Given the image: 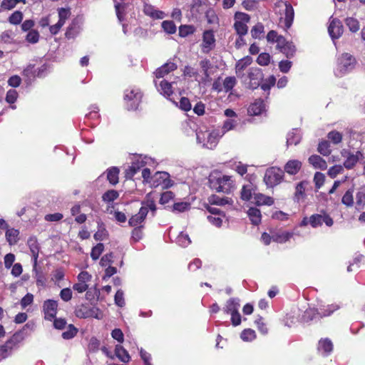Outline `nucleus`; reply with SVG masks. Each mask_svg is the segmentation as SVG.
Masks as SVG:
<instances>
[{
	"mask_svg": "<svg viewBox=\"0 0 365 365\" xmlns=\"http://www.w3.org/2000/svg\"><path fill=\"white\" fill-rule=\"evenodd\" d=\"M219 137L217 131L207 130L205 127L196 130L197 143L203 148H214L217 144Z\"/></svg>",
	"mask_w": 365,
	"mask_h": 365,
	"instance_id": "obj_1",
	"label": "nucleus"
},
{
	"mask_svg": "<svg viewBox=\"0 0 365 365\" xmlns=\"http://www.w3.org/2000/svg\"><path fill=\"white\" fill-rule=\"evenodd\" d=\"M148 210H150L153 212L156 210L155 201L150 197V195H148L145 200L142 202V207L138 213L133 215L129 219L128 223L130 226L138 227L145 219Z\"/></svg>",
	"mask_w": 365,
	"mask_h": 365,
	"instance_id": "obj_2",
	"label": "nucleus"
},
{
	"mask_svg": "<svg viewBox=\"0 0 365 365\" xmlns=\"http://www.w3.org/2000/svg\"><path fill=\"white\" fill-rule=\"evenodd\" d=\"M357 61L349 53H342L336 58V71L338 75L343 76L351 71L356 67Z\"/></svg>",
	"mask_w": 365,
	"mask_h": 365,
	"instance_id": "obj_3",
	"label": "nucleus"
},
{
	"mask_svg": "<svg viewBox=\"0 0 365 365\" xmlns=\"http://www.w3.org/2000/svg\"><path fill=\"white\" fill-rule=\"evenodd\" d=\"M340 153L344 159L342 166L347 170L353 169L359 159L363 158V154L360 150H357L354 153L350 150L344 148L341 150Z\"/></svg>",
	"mask_w": 365,
	"mask_h": 365,
	"instance_id": "obj_4",
	"label": "nucleus"
},
{
	"mask_svg": "<svg viewBox=\"0 0 365 365\" xmlns=\"http://www.w3.org/2000/svg\"><path fill=\"white\" fill-rule=\"evenodd\" d=\"M142 94L138 88H128L124 93V100L126 101L128 110H136L141 101Z\"/></svg>",
	"mask_w": 365,
	"mask_h": 365,
	"instance_id": "obj_5",
	"label": "nucleus"
},
{
	"mask_svg": "<svg viewBox=\"0 0 365 365\" xmlns=\"http://www.w3.org/2000/svg\"><path fill=\"white\" fill-rule=\"evenodd\" d=\"M284 173L278 168L272 167L266 170L264 177V182L267 187H272L281 182Z\"/></svg>",
	"mask_w": 365,
	"mask_h": 365,
	"instance_id": "obj_6",
	"label": "nucleus"
},
{
	"mask_svg": "<svg viewBox=\"0 0 365 365\" xmlns=\"http://www.w3.org/2000/svg\"><path fill=\"white\" fill-rule=\"evenodd\" d=\"M21 341L19 334H14L4 345L0 347V356L5 359L9 356L15 350H16Z\"/></svg>",
	"mask_w": 365,
	"mask_h": 365,
	"instance_id": "obj_7",
	"label": "nucleus"
},
{
	"mask_svg": "<svg viewBox=\"0 0 365 365\" xmlns=\"http://www.w3.org/2000/svg\"><path fill=\"white\" fill-rule=\"evenodd\" d=\"M149 184L151 187L161 186L163 188H168L173 185L169 173L166 172H156L150 178Z\"/></svg>",
	"mask_w": 365,
	"mask_h": 365,
	"instance_id": "obj_8",
	"label": "nucleus"
},
{
	"mask_svg": "<svg viewBox=\"0 0 365 365\" xmlns=\"http://www.w3.org/2000/svg\"><path fill=\"white\" fill-rule=\"evenodd\" d=\"M215 183L217 185L215 189L218 192L229 193L235 188V180L230 175H220L216 178Z\"/></svg>",
	"mask_w": 365,
	"mask_h": 365,
	"instance_id": "obj_9",
	"label": "nucleus"
},
{
	"mask_svg": "<svg viewBox=\"0 0 365 365\" xmlns=\"http://www.w3.org/2000/svg\"><path fill=\"white\" fill-rule=\"evenodd\" d=\"M250 21V16L247 14L237 13L235 14V22L234 24L235 29L237 34L243 36L247 34L248 27L247 24Z\"/></svg>",
	"mask_w": 365,
	"mask_h": 365,
	"instance_id": "obj_10",
	"label": "nucleus"
},
{
	"mask_svg": "<svg viewBox=\"0 0 365 365\" xmlns=\"http://www.w3.org/2000/svg\"><path fill=\"white\" fill-rule=\"evenodd\" d=\"M276 6L284 9V26L286 29L290 28L294 17V11L292 6L287 1H279L277 2Z\"/></svg>",
	"mask_w": 365,
	"mask_h": 365,
	"instance_id": "obj_11",
	"label": "nucleus"
},
{
	"mask_svg": "<svg viewBox=\"0 0 365 365\" xmlns=\"http://www.w3.org/2000/svg\"><path fill=\"white\" fill-rule=\"evenodd\" d=\"M71 11L68 9L61 8L58 9V21L56 24L49 26V31L52 35L58 33L61 28L64 25L66 21L69 18Z\"/></svg>",
	"mask_w": 365,
	"mask_h": 365,
	"instance_id": "obj_12",
	"label": "nucleus"
},
{
	"mask_svg": "<svg viewBox=\"0 0 365 365\" xmlns=\"http://www.w3.org/2000/svg\"><path fill=\"white\" fill-rule=\"evenodd\" d=\"M328 32L332 39H337L341 37L344 32L341 21L337 19L331 20L328 26Z\"/></svg>",
	"mask_w": 365,
	"mask_h": 365,
	"instance_id": "obj_13",
	"label": "nucleus"
},
{
	"mask_svg": "<svg viewBox=\"0 0 365 365\" xmlns=\"http://www.w3.org/2000/svg\"><path fill=\"white\" fill-rule=\"evenodd\" d=\"M58 302L53 299H47L43 302V310L46 320L51 321L57 313Z\"/></svg>",
	"mask_w": 365,
	"mask_h": 365,
	"instance_id": "obj_14",
	"label": "nucleus"
},
{
	"mask_svg": "<svg viewBox=\"0 0 365 365\" xmlns=\"http://www.w3.org/2000/svg\"><path fill=\"white\" fill-rule=\"evenodd\" d=\"M215 43V38L214 34L212 31L207 30L203 33L202 43V51L203 53H207L214 47Z\"/></svg>",
	"mask_w": 365,
	"mask_h": 365,
	"instance_id": "obj_15",
	"label": "nucleus"
},
{
	"mask_svg": "<svg viewBox=\"0 0 365 365\" xmlns=\"http://www.w3.org/2000/svg\"><path fill=\"white\" fill-rule=\"evenodd\" d=\"M266 110V104L261 98L256 99L248 108V113L250 115H258Z\"/></svg>",
	"mask_w": 365,
	"mask_h": 365,
	"instance_id": "obj_16",
	"label": "nucleus"
},
{
	"mask_svg": "<svg viewBox=\"0 0 365 365\" xmlns=\"http://www.w3.org/2000/svg\"><path fill=\"white\" fill-rule=\"evenodd\" d=\"M294 235H298L296 229L294 232L278 231L272 233V240L278 243H284L291 239Z\"/></svg>",
	"mask_w": 365,
	"mask_h": 365,
	"instance_id": "obj_17",
	"label": "nucleus"
},
{
	"mask_svg": "<svg viewBox=\"0 0 365 365\" xmlns=\"http://www.w3.org/2000/svg\"><path fill=\"white\" fill-rule=\"evenodd\" d=\"M256 187L255 186L250 182L249 184L244 185L240 192V197L242 200L249 201L251 199H254Z\"/></svg>",
	"mask_w": 365,
	"mask_h": 365,
	"instance_id": "obj_18",
	"label": "nucleus"
},
{
	"mask_svg": "<svg viewBox=\"0 0 365 365\" xmlns=\"http://www.w3.org/2000/svg\"><path fill=\"white\" fill-rule=\"evenodd\" d=\"M143 12L145 15L153 19H163L165 16L163 11L158 10L153 6L148 4H145Z\"/></svg>",
	"mask_w": 365,
	"mask_h": 365,
	"instance_id": "obj_19",
	"label": "nucleus"
},
{
	"mask_svg": "<svg viewBox=\"0 0 365 365\" xmlns=\"http://www.w3.org/2000/svg\"><path fill=\"white\" fill-rule=\"evenodd\" d=\"M27 244L32 255V259L34 262V269H35L37 265V261L39 253V246L36 239L34 237L29 238Z\"/></svg>",
	"mask_w": 365,
	"mask_h": 365,
	"instance_id": "obj_20",
	"label": "nucleus"
},
{
	"mask_svg": "<svg viewBox=\"0 0 365 365\" xmlns=\"http://www.w3.org/2000/svg\"><path fill=\"white\" fill-rule=\"evenodd\" d=\"M302 163L298 160H289L284 167V171L289 175H296L301 170Z\"/></svg>",
	"mask_w": 365,
	"mask_h": 365,
	"instance_id": "obj_21",
	"label": "nucleus"
},
{
	"mask_svg": "<svg viewBox=\"0 0 365 365\" xmlns=\"http://www.w3.org/2000/svg\"><path fill=\"white\" fill-rule=\"evenodd\" d=\"M274 200L272 197L265 195L262 193L255 194L254 203L257 206H271L274 204Z\"/></svg>",
	"mask_w": 365,
	"mask_h": 365,
	"instance_id": "obj_22",
	"label": "nucleus"
},
{
	"mask_svg": "<svg viewBox=\"0 0 365 365\" xmlns=\"http://www.w3.org/2000/svg\"><path fill=\"white\" fill-rule=\"evenodd\" d=\"M177 68L175 63L173 62H168L158 68L155 73L157 78H163L165 75L169 73Z\"/></svg>",
	"mask_w": 365,
	"mask_h": 365,
	"instance_id": "obj_23",
	"label": "nucleus"
},
{
	"mask_svg": "<svg viewBox=\"0 0 365 365\" xmlns=\"http://www.w3.org/2000/svg\"><path fill=\"white\" fill-rule=\"evenodd\" d=\"M240 300L237 298H230L225 304L223 311L226 314H231L239 310Z\"/></svg>",
	"mask_w": 365,
	"mask_h": 365,
	"instance_id": "obj_24",
	"label": "nucleus"
},
{
	"mask_svg": "<svg viewBox=\"0 0 365 365\" xmlns=\"http://www.w3.org/2000/svg\"><path fill=\"white\" fill-rule=\"evenodd\" d=\"M252 62V58L250 56H245L242 58V59L239 60L235 66L236 69V73L237 76L241 77L242 76V73L245 70V68H247L248 66H250Z\"/></svg>",
	"mask_w": 365,
	"mask_h": 365,
	"instance_id": "obj_25",
	"label": "nucleus"
},
{
	"mask_svg": "<svg viewBox=\"0 0 365 365\" xmlns=\"http://www.w3.org/2000/svg\"><path fill=\"white\" fill-rule=\"evenodd\" d=\"M155 86L158 91L165 96L169 97L173 93L172 83L165 80H162L159 85L155 82Z\"/></svg>",
	"mask_w": 365,
	"mask_h": 365,
	"instance_id": "obj_26",
	"label": "nucleus"
},
{
	"mask_svg": "<svg viewBox=\"0 0 365 365\" xmlns=\"http://www.w3.org/2000/svg\"><path fill=\"white\" fill-rule=\"evenodd\" d=\"M209 202L212 205L223 206L225 205H232L233 201L227 197H220L213 195L210 197Z\"/></svg>",
	"mask_w": 365,
	"mask_h": 365,
	"instance_id": "obj_27",
	"label": "nucleus"
},
{
	"mask_svg": "<svg viewBox=\"0 0 365 365\" xmlns=\"http://www.w3.org/2000/svg\"><path fill=\"white\" fill-rule=\"evenodd\" d=\"M19 231L14 228H7L6 239L10 245H16L19 240Z\"/></svg>",
	"mask_w": 365,
	"mask_h": 365,
	"instance_id": "obj_28",
	"label": "nucleus"
},
{
	"mask_svg": "<svg viewBox=\"0 0 365 365\" xmlns=\"http://www.w3.org/2000/svg\"><path fill=\"white\" fill-rule=\"evenodd\" d=\"M301 140V133L297 129H293L287 134V145H297Z\"/></svg>",
	"mask_w": 365,
	"mask_h": 365,
	"instance_id": "obj_29",
	"label": "nucleus"
},
{
	"mask_svg": "<svg viewBox=\"0 0 365 365\" xmlns=\"http://www.w3.org/2000/svg\"><path fill=\"white\" fill-rule=\"evenodd\" d=\"M247 215L252 224L257 225L260 223L262 215L259 209L256 207H250L247 210Z\"/></svg>",
	"mask_w": 365,
	"mask_h": 365,
	"instance_id": "obj_30",
	"label": "nucleus"
},
{
	"mask_svg": "<svg viewBox=\"0 0 365 365\" xmlns=\"http://www.w3.org/2000/svg\"><path fill=\"white\" fill-rule=\"evenodd\" d=\"M200 68L202 71L204 73V77L202 78V82L207 83L210 80V73L209 70L211 68L212 65L209 60L205 59L200 61Z\"/></svg>",
	"mask_w": 365,
	"mask_h": 365,
	"instance_id": "obj_31",
	"label": "nucleus"
},
{
	"mask_svg": "<svg viewBox=\"0 0 365 365\" xmlns=\"http://www.w3.org/2000/svg\"><path fill=\"white\" fill-rule=\"evenodd\" d=\"M115 356L123 362H128L130 359V356L128 352L120 344H118L115 347Z\"/></svg>",
	"mask_w": 365,
	"mask_h": 365,
	"instance_id": "obj_32",
	"label": "nucleus"
},
{
	"mask_svg": "<svg viewBox=\"0 0 365 365\" xmlns=\"http://www.w3.org/2000/svg\"><path fill=\"white\" fill-rule=\"evenodd\" d=\"M308 225H310L312 227H317L319 225V215H312L309 218L304 217L299 226L303 227Z\"/></svg>",
	"mask_w": 365,
	"mask_h": 365,
	"instance_id": "obj_33",
	"label": "nucleus"
},
{
	"mask_svg": "<svg viewBox=\"0 0 365 365\" xmlns=\"http://www.w3.org/2000/svg\"><path fill=\"white\" fill-rule=\"evenodd\" d=\"M248 76L251 81H255L253 83L254 84L259 85V81L262 78V73L259 68H252L250 69Z\"/></svg>",
	"mask_w": 365,
	"mask_h": 365,
	"instance_id": "obj_34",
	"label": "nucleus"
},
{
	"mask_svg": "<svg viewBox=\"0 0 365 365\" xmlns=\"http://www.w3.org/2000/svg\"><path fill=\"white\" fill-rule=\"evenodd\" d=\"M309 182L302 181L298 183L295 187V198L297 200L303 198L304 192L308 189Z\"/></svg>",
	"mask_w": 365,
	"mask_h": 365,
	"instance_id": "obj_35",
	"label": "nucleus"
},
{
	"mask_svg": "<svg viewBox=\"0 0 365 365\" xmlns=\"http://www.w3.org/2000/svg\"><path fill=\"white\" fill-rule=\"evenodd\" d=\"M321 348L325 356H329L334 350V344L331 339L324 338L321 339Z\"/></svg>",
	"mask_w": 365,
	"mask_h": 365,
	"instance_id": "obj_36",
	"label": "nucleus"
},
{
	"mask_svg": "<svg viewBox=\"0 0 365 365\" xmlns=\"http://www.w3.org/2000/svg\"><path fill=\"white\" fill-rule=\"evenodd\" d=\"M90 307L85 304L78 306L75 310V314L78 318L86 319L89 317Z\"/></svg>",
	"mask_w": 365,
	"mask_h": 365,
	"instance_id": "obj_37",
	"label": "nucleus"
},
{
	"mask_svg": "<svg viewBox=\"0 0 365 365\" xmlns=\"http://www.w3.org/2000/svg\"><path fill=\"white\" fill-rule=\"evenodd\" d=\"M119 170L117 168H111L107 170V179L112 185L118 182Z\"/></svg>",
	"mask_w": 365,
	"mask_h": 365,
	"instance_id": "obj_38",
	"label": "nucleus"
},
{
	"mask_svg": "<svg viewBox=\"0 0 365 365\" xmlns=\"http://www.w3.org/2000/svg\"><path fill=\"white\" fill-rule=\"evenodd\" d=\"M340 308V306L336 304H328L327 306H324L321 309V318L324 317H329L334 312L338 310Z\"/></svg>",
	"mask_w": 365,
	"mask_h": 365,
	"instance_id": "obj_39",
	"label": "nucleus"
},
{
	"mask_svg": "<svg viewBox=\"0 0 365 365\" xmlns=\"http://www.w3.org/2000/svg\"><path fill=\"white\" fill-rule=\"evenodd\" d=\"M345 24L352 33H356L359 30V22L356 19L347 17L345 19Z\"/></svg>",
	"mask_w": 365,
	"mask_h": 365,
	"instance_id": "obj_40",
	"label": "nucleus"
},
{
	"mask_svg": "<svg viewBox=\"0 0 365 365\" xmlns=\"http://www.w3.org/2000/svg\"><path fill=\"white\" fill-rule=\"evenodd\" d=\"M236 83H237V81L235 77H233V76L226 77L222 81L224 92L228 93L229 91H230L234 88V86L236 85Z\"/></svg>",
	"mask_w": 365,
	"mask_h": 365,
	"instance_id": "obj_41",
	"label": "nucleus"
},
{
	"mask_svg": "<svg viewBox=\"0 0 365 365\" xmlns=\"http://www.w3.org/2000/svg\"><path fill=\"white\" fill-rule=\"evenodd\" d=\"M152 163H153V160L150 158L140 155L135 159L132 165L135 164L136 168L137 165H139L140 168L145 165H150Z\"/></svg>",
	"mask_w": 365,
	"mask_h": 365,
	"instance_id": "obj_42",
	"label": "nucleus"
},
{
	"mask_svg": "<svg viewBox=\"0 0 365 365\" xmlns=\"http://www.w3.org/2000/svg\"><path fill=\"white\" fill-rule=\"evenodd\" d=\"M176 243L182 247H186L191 243V240L187 234L182 232L177 237Z\"/></svg>",
	"mask_w": 365,
	"mask_h": 365,
	"instance_id": "obj_43",
	"label": "nucleus"
},
{
	"mask_svg": "<svg viewBox=\"0 0 365 365\" xmlns=\"http://www.w3.org/2000/svg\"><path fill=\"white\" fill-rule=\"evenodd\" d=\"M327 138L332 143L337 145L342 141L343 135L336 130H331L327 135Z\"/></svg>",
	"mask_w": 365,
	"mask_h": 365,
	"instance_id": "obj_44",
	"label": "nucleus"
},
{
	"mask_svg": "<svg viewBox=\"0 0 365 365\" xmlns=\"http://www.w3.org/2000/svg\"><path fill=\"white\" fill-rule=\"evenodd\" d=\"M224 217V215H208L207 219L212 225L220 227L222 225Z\"/></svg>",
	"mask_w": 365,
	"mask_h": 365,
	"instance_id": "obj_45",
	"label": "nucleus"
},
{
	"mask_svg": "<svg viewBox=\"0 0 365 365\" xmlns=\"http://www.w3.org/2000/svg\"><path fill=\"white\" fill-rule=\"evenodd\" d=\"M240 337L244 341H252L256 338V334L253 329H246L242 331Z\"/></svg>",
	"mask_w": 365,
	"mask_h": 365,
	"instance_id": "obj_46",
	"label": "nucleus"
},
{
	"mask_svg": "<svg viewBox=\"0 0 365 365\" xmlns=\"http://www.w3.org/2000/svg\"><path fill=\"white\" fill-rule=\"evenodd\" d=\"M162 28L169 34H173L176 32L177 27L172 21H164L162 22Z\"/></svg>",
	"mask_w": 365,
	"mask_h": 365,
	"instance_id": "obj_47",
	"label": "nucleus"
},
{
	"mask_svg": "<svg viewBox=\"0 0 365 365\" xmlns=\"http://www.w3.org/2000/svg\"><path fill=\"white\" fill-rule=\"evenodd\" d=\"M353 190H348L342 197L341 202L344 205L351 207L354 204Z\"/></svg>",
	"mask_w": 365,
	"mask_h": 365,
	"instance_id": "obj_48",
	"label": "nucleus"
},
{
	"mask_svg": "<svg viewBox=\"0 0 365 365\" xmlns=\"http://www.w3.org/2000/svg\"><path fill=\"white\" fill-rule=\"evenodd\" d=\"M118 196H119V193L116 190H110L106 192L103 195L102 198H103V201L107 202H113L115 200H116L118 197Z\"/></svg>",
	"mask_w": 365,
	"mask_h": 365,
	"instance_id": "obj_49",
	"label": "nucleus"
},
{
	"mask_svg": "<svg viewBox=\"0 0 365 365\" xmlns=\"http://www.w3.org/2000/svg\"><path fill=\"white\" fill-rule=\"evenodd\" d=\"M22 19L23 13L19 11H16L9 17V22L14 25H18L21 22Z\"/></svg>",
	"mask_w": 365,
	"mask_h": 365,
	"instance_id": "obj_50",
	"label": "nucleus"
},
{
	"mask_svg": "<svg viewBox=\"0 0 365 365\" xmlns=\"http://www.w3.org/2000/svg\"><path fill=\"white\" fill-rule=\"evenodd\" d=\"M104 250V245L102 243H98L93 247L91 253V257L93 260H97Z\"/></svg>",
	"mask_w": 365,
	"mask_h": 365,
	"instance_id": "obj_51",
	"label": "nucleus"
},
{
	"mask_svg": "<svg viewBox=\"0 0 365 365\" xmlns=\"http://www.w3.org/2000/svg\"><path fill=\"white\" fill-rule=\"evenodd\" d=\"M19 4L18 0H2L1 9L2 10H11Z\"/></svg>",
	"mask_w": 365,
	"mask_h": 365,
	"instance_id": "obj_52",
	"label": "nucleus"
},
{
	"mask_svg": "<svg viewBox=\"0 0 365 365\" xmlns=\"http://www.w3.org/2000/svg\"><path fill=\"white\" fill-rule=\"evenodd\" d=\"M26 40L31 43H36L39 40V34L36 30H31L28 32Z\"/></svg>",
	"mask_w": 365,
	"mask_h": 365,
	"instance_id": "obj_53",
	"label": "nucleus"
},
{
	"mask_svg": "<svg viewBox=\"0 0 365 365\" xmlns=\"http://www.w3.org/2000/svg\"><path fill=\"white\" fill-rule=\"evenodd\" d=\"M344 171V167L341 165H334L328 170V175L331 178H336L339 174Z\"/></svg>",
	"mask_w": 365,
	"mask_h": 365,
	"instance_id": "obj_54",
	"label": "nucleus"
},
{
	"mask_svg": "<svg viewBox=\"0 0 365 365\" xmlns=\"http://www.w3.org/2000/svg\"><path fill=\"white\" fill-rule=\"evenodd\" d=\"M108 232L103 225L98 226V231L94 234L96 240L102 241L106 238Z\"/></svg>",
	"mask_w": 365,
	"mask_h": 365,
	"instance_id": "obj_55",
	"label": "nucleus"
},
{
	"mask_svg": "<svg viewBox=\"0 0 365 365\" xmlns=\"http://www.w3.org/2000/svg\"><path fill=\"white\" fill-rule=\"evenodd\" d=\"M295 51V46L291 42H287L286 46L281 51V52L285 54L287 57L293 56Z\"/></svg>",
	"mask_w": 365,
	"mask_h": 365,
	"instance_id": "obj_56",
	"label": "nucleus"
},
{
	"mask_svg": "<svg viewBox=\"0 0 365 365\" xmlns=\"http://www.w3.org/2000/svg\"><path fill=\"white\" fill-rule=\"evenodd\" d=\"M190 204L187 202H176L173 205V210L178 212H183L190 209Z\"/></svg>",
	"mask_w": 365,
	"mask_h": 365,
	"instance_id": "obj_57",
	"label": "nucleus"
},
{
	"mask_svg": "<svg viewBox=\"0 0 365 365\" xmlns=\"http://www.w3.org/2000/svg\"><path fill=\"white\" fill-rule=\"evenodd\" d=\"M264 32V26L262 24H257L251 30V35L255 38H259Z\"/></svg>",
	"mask_w": 365,
	"mask_h": 365,
	"instance_id": "obj_58",
	"label": "nucleus"
},
{
	"mask_svg": "<svg viewBox=\"0 0 365 365\" xmlns=\"http://www.w3.org/2000/svg\"><path fill=\"white\" fill-rule=\"evenodd\" d=\"M255 323L258 330L262 334H267L268 333V329L267 328L266 324L264 323L263 319L261 317H259L257 319H256Z\"/></svg>",
	"mask_w": 365,
	"mask_h": 365,
	"instance_id": "obj_59",
	"label": "nucleus"
},
{
	"mask_svg": "<svg viewBox=\"0 0 365 365\" xmlns=\"http://www.w3.org/2000/svg\"><path fill=\"white\" fill-rule=\"evenodd\" d=\"M114 300H115V304L117 306H118L120 307H124L125 299H124V293H123V290L118 289L116 292V293L115 294Z\"/></svg>",
	"mask_w": 365,
	"mask_h": 365,
	"instance_id": "obj_60",
	"label": "nucleus"
},
{
	"mask_svg": "<svg viewBox=\"0 0 365 365\" xmlns=\"http://www.w3.org/2000/svg\"><path fill=\"white\" fill-rule=\"evenodd\" d=\"M257 62L260 66H267L270 62V56L267 53H262L259 55Z\"/></svg>",
	"mask_w": 365,
	"mask_h": 365,
	"instance_id": "obj_61",
	"label": "nucleus"
},
{
	"mask_svg": "<svg viewBox=\"0 0 365 365\" xmlns=\"http://www.w3.org/2000/svg\"><path fill=\"white\" fill-rule=\"evenodd\" d=\"M317 314V310L315 309H307L302 316L303 322H308L312 320Z\"/></svg>",
	"mask_w": 365,
	"mask_h": 365,
	"instance_id": "obj_62",
	"label": "nucleus"
},
{
	"mask_svg": "<svg viewBox=\"0 0 365 365\" xmlns=\"http://www.w3.org/2000/svg\"><path fill=\"white\" fill-rule=\"evenodd\" d=\"M77 334V329L71 324L68 326V330L62 333V337L65 339H70Z\"/></svg>",
	"mask_w": 365,
	"mask_h": 365,
	"instance_id": "obj_63",
	"label": "nucleus"
},
{
	"mask_svg": "<svg viewBox=\"0 0 365 365\" xmlns=\"http://www.w3.org/2000/svg\"><path fill=\"white\" fill-rule=\"evenodd\" d=\"M15 255L12 253H9V254H6L5 256H4V266L6 269H10L14 261H15Z\"/></svg>",
	"mask_w": 365,
	"mask_h": 365,
	"instance_id": "obj_64",
	"label": "nucleus"
}]
</instances>
